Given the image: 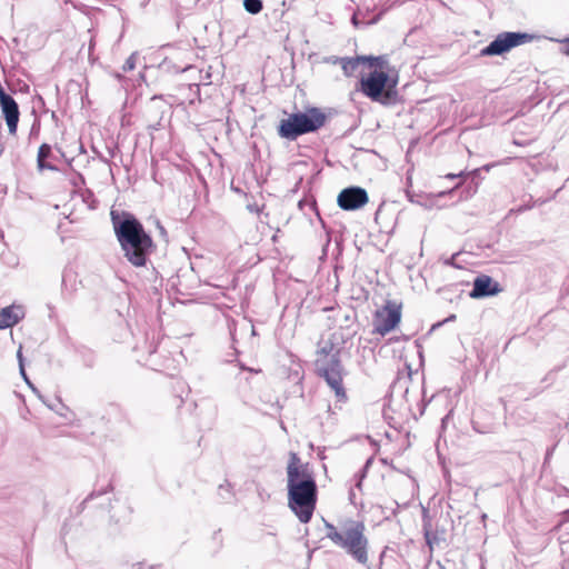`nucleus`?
Masks as SVG:
<instances>
[{
  "instance_id": "1",
  "label": "nucleus",
  "mask_w": 569,
  "mask_h": 569,
  "mask_svg": "<svg viewBox=\"0 0 569 569\" xmlns=\"http://www.w3.org/2000/svg\"><path fill=\"white\" fill-rule=\"evenodd\" d=\"M111 222L123 257L133 267H146L156 244L143 224L130 212L111 211Z\"/></svg>"
},
{
  "instance_id": "2",
  "label": "nucleus",
  "mask_w": 569,
  "mask_h": 569,
  "mask_svg": "<svg viewBox=\"0 0 569 569\" xmlns=\"http://www.w3.org/2000/svg\"><path fill=\"white\" fill-rule=\"evenodd\" d=\"M300 458L291 452L287 466L288 506L301 523H308L318 500V487L307 467H300Z\"/></svg>"
},
{
  "instance_id": "3",
  "label": "nucleus",
  "mask_w": 569,
  "mask_h": 569,
  "mask_svg": "<svg viewBox=\"0 0 569 569\" xmlns=\"http://www.w3.org/2000/svg\"><path fill=\"white\" fill-rule=\"evenodd\" d=\"M341 350L332 340L326 341L317 350L315 371L335 392L337 402H347L348 396L343 386L347 371L341 362Z\"/></svg>"
},
{
  "instance_id": "4",
  "label": "nucleus",
  "mask_w": 569,
  "mask_h": 569,
  "mask_svg": "<svg viewBox=\"0 0 569 569\" xmlns=\"http://www.w3.org/2000/svg\"><path fill=\"white\" fill-rule=\"evenodd\" d=\"M326 120V114L319 108L311 107L305 112H295L282 119L278 126V134L293 141L302 134L316 132Z\"/></svg>"
},
{
  "instance_id": "5",
  "label": "nucleus",
  "mask_w": 569,
  "mask_h": 569,
  "mask_svg": "<svg viewBox=\"0 0 569 569\" xmlns=\"http://www.w3.org/2000/svg\"><path fill=\"white\" fill-rule=\"evenodd\" d=\"M397 79H392L385 71H371L360 80V91L375 102L391 106L397 102Z\"/></svg>"
},
{
  "instance_id": "6",
  "label": "nucleus",
  "mask_w": 569,
  "mask_h": 569,
  "mask_svg": "<svg viewBox=\"0 0 569 569\" xmlns=\"http://www.w3.org/2000/svg\"><path fill=\"white\" fill-rule=\"evenodd\" d=\"M366 527L361 521H351L345 527V535L339 548L346 551L356 562L367 566L369 561V540L365 535Z\"/></svg>"
},
{
  "instance_id": "7",
  "label": "nucleus",
  "mask_w": 569,
  "mask_h": 569,
  "mask_svg": "<svg viewBox=\"0 0 569 569\" xmlns=\"http://www.w3.org/2000/svg\"><path fill=\"white\" fill-rule=\"evenodd\" d=\"M535 39V34L521 31L500 32L488 46L479 52L480 57L503 56L511 49L529 43Z\"/></svg>"
},
{
  "instance_id": "8",
  "label": "nucleus",
  "mask_w": 569,
  "mask_h": 569,
  "mask_svg": "<svg viewBox=\"0 0 569 569\" xmlns=\"http://www.w3.org/2000/svg\"><path fill=\"white\" fill-rule=\"evenodd\" d=\"M400 320L401 306L388 300L382 309L375 312L373 331L380 336H386L399 325Z\"/></svg>"
},
{
  "instance_id": "9",
  "label": "nucleus",
  "mask_w": 569,
  "mask_h": 569,
  "mask_svg": "<svg viewBox=\"0 0 569 569\" xmlns=\"http://www.w3.org/2000/svg\"><path fill=\"white\" fill-rule=\"evenodd\" d=\"M368 193L361 187H348L340 191L337 198L338 206L346 211H355L368 202Z\"/></svg>"
},
{
  "instance_id": "10",
  "label": "nucleus",
  "mask_w": 569,
  "mask_h": 569,
  "mask_svg": "<svg viewBox=\"0 0 569 569\" xmlns=\"http://www.w3.org/2000/svg\"><path fill=\"white\" fill-rule=\"evenodd\" d=\"M0 108L3 114V118L7 122L9 132L11 134H16L20 111L19 106L16 100L9 93L0 92Z\"/></svg>"
},
{
  "instance_id": "11",
  "label": "nucleus",
  "mask_w": 569,
  "mask_h": 569,
  "mask_svg": "<svg viewBox=\"0 0 569 569\" xmlns=\"http://www.w3.org/2000/svg\"><path fill=\"white\" fill-rule=\"evenodd\" d=\"M502 291L499 282L487 274H480L473 280V287L469 296L473 299L492 297Z\"/></svg>"
},
{
  "instance_id": "12",
  "label": "nucleus",
  "mask_w": 569,
  "mask_h": 569,
  "mask_svg": "<svg viewBox=\"0 0 569 569\" xmlns=\"http://www.w3.org/2000/svg\"><path fill=\"white\" fill-rule=\"evenodd\" d=\"M23 317L20 307L9 306L0 310V330L13 327Z\"/></svg>"
},
{
  "instance_id": "13",
  "label": "nucleus",
  "mask_w": 569,
  "mask_h": 569,
  "mask_svg": "<svg viewBox=\"0 0 569 569\" xmlns=\"http://www.w3.org/2000/svg\"><path fill=\"white\" fill-rule=\"evenodd\" d=\"M52 156V149H51V146L48 144V143H42L40 147H39V150H38V158H37V162H38V168L40 170H51V171H56L58 170L56 166L47 162L46 160L49 159L50 157Z\"/></svg>"
},
{
  "instance_id": "14",
  "label": "nucleus",
  "mask_w": 569,
  "mask_h": 569,
  "mask_svg": "<svg viewBox=\"0 0 569 569\" xmlns=\"http://www.w3.org/2000/svg\"><path fill=\"white\" fill-rule=\"evenodd\" d=\"M362 59L363 58H361V56L356 57V58H340L339 61H340L341 68L343 70V73L347 77L353 76L356 70L362 63Z\"/></svg>"
},
{
  "instance_id": "15",
  "label": "nucleus",
  "mask_w": 569,
  "mask_h": 569,
  "mask_svg": "<svg viewBox=\"0 0 569 569\" xmlns=\"http://www.w3.org/2000/svg\"><path fill=\"white\" fill-rule=\"evenodd\" d=\"M326 537L330 539L336 546H339L345 535V527L341 530H338L332 523L326 522Z\"/></svg>"
},
{
  "instance_id": "16",
  "label": "nucleus",
  "mask_w": 569,
  "mask_h": 569,
  "mask_svg": "<svg viewBox=\"0 0 569 569\" xmlns=\"http://www.w3.org/2000/svg\"><path fill=\"white\" fill-rule=\"evenodd\" d=\"M243 8L250 14H258L263 9L262 0H243Z\"/></svg>"
},
{
  "instance_id": "17",
  "label": "nucleus",
  "mask_w": 569,
  "mask_h": 569,
  "mask_svg": "<svg viewBox=\"0 0 569 569\" xmlns=\"http://www.w3.org/2000/svg\"><path fill=\"white\" fill-rule=\"evenodd\" d=\"M362 63H367L369 67H379L382 69L387 64V58L386 56H361Z\"/></svg>"
},
{
  "instance_id": "18",
  "label": "nucleus",
  "mask_w": 569,
  "mask_h": 569,
  "mask_svg": "<svg viewBox=\"0 0 569 569\" xmlns=\"http://www.w3.org/2000/svg\"><path fill=\"white\" fill-rule=\"evenodd\" d=\"M422 520H423L422 529H423V535H425L426 541H427L428 545H431V539H430V535H431V520L428 517V513H427L426 509L423 510V519Z\"/></svg>"
},
{
  "instance_id": "19",
  "label": "nucleus",
  "mask_w": 569,
  "mask_h": 569,
  "mask_svg": "<svg viewBox=\"0 0 569 569\" xmlns=\"http://www.w3.org/2000/svg\"><path fill=\"white\" fill-rule=\"evenodd\" d=\"M370 463H371V459H368V460H367V462H366V465L362 467V469H361L359 472H357V473L355 475V477H356V479H357L356 487H357L358 489H361L362 480H363V479L366 478V476H367V471H368V468H369Z\"/></svg>"
},
{
  "instance_id": "20",
  "label": "nucleus",
  "mask_w": 569,
  "mask_h": 569,
  "mask_svg": "<svg viewBox=\"0 0 569 569\" xmlns=\"http://www.w3.org/2000/svg\"><path fill=\"white\" fill-rule=\"evenodd\" d=\"M136 61H137V53L133 52L130 54V57L124 61L122 66V70L124 72L131 71L136 68Z\"/></svg>"
},
{
  "instance_id": "21",
  "label": "nucleus",
  "mask_w": 569,
  "mask_h": 569,
  "mask_svg": "<svg viewBox=\"0 0 569 569\" xmlns=\"http://www.w3.org/2000/svg\"><path fill=\"white\" fill-rule=\"evenodd\" d=\"M17 358L19 362V371L22 378H26V369H24V359L22 356V347L20 346L17 352Z\"/></svg>"
},
{
  "instance_id": "22",
  "label": "nucleus",
  "mask_w": 569,
  "mask_h": 569,
  "mask_svg": "<svg viewBox=\"0 0 569 569\" xmlns=\"http://www.w3.org/2000/svg\"><path fill=\"white\" fill-rule=\"evenodd\" d=\"M111 489H112L111 485H108V486H107V488H104V489H101V490H99V491H93V492H91V493L86 498V500H84L83 502H88L89 500L93 499V498H94V497H97V496L104 495V493H107V492H108L109 490H111Z\"/></svg>"
},
{
  "instance_id": "23",
  "label": "nucleus",
  "mask_w": 569,
  "mask_h": 569,
  "mask_svg": "<svg viewBox=\"0 0 569 569\" xmlns=\"http://www.w3.org/2000/svg\"><path fill=\"white\" fill-rule=\"evenodd\" d=\"M560 520L556 525L555 530H558L561 526L569 521V509L562 511L560 515Z\"/></svg>"
},
{
  "instance_id": "24",
  "label": "nucleus",
  "mask_w": 569,
  "mask_h": 569,
  "mask_svg": "<svg viewBox=\"0 0 569 569\" xmlns=\"http://www.w3.org/2000/svg\"><path fill=\"white\" fill-rule=\"evenodd\" d=\"M555 492L559 497H561V496L569 497V488H567L566 486H562V485H556Z\"/></svg>"
},
{
  "instance_id": "25",
  "label": "nucleus",
  "mask_w": 569,
  "mask_h": 569,
  "mask_svg": "<svg viewBox=\"0 0 569 569\" xmlns=\"http://www.w3.org/2000/svg\"><path fill=\"white\" fill-rule=\"evenodd\" d=\"M193 69V66L190 63H186L184 66H173V70L176 72H186Z\"/></svg>"
},
{
  "instance_id": "26",
  "label": "nucleus",
  "mask_w": 569,
  "mask_h": 569,
  "mask_svg": "<svg viewBox=\"0 0 569 569\" xmlns=\"http://www.w3.org/2000/svg\"><path fill=\"white\" fill-rule=\"evenodd\" d=\"M553 381H555V372H553V371L548 372V373L543 377V379H542V382H548V385H549V386H550V385H552V383H553Z\"/></svg>"
},
{
  "instance_id": "27",
  "label": "nucleus",
  "mask_w": 569,
  "mask_h": 569,
  "mask_svg": "<svg viewBox=\"0 0 569 569\" xmlns=\"http://www.w3.org/2000/svg\"><path fill=\"white\" fill-rule=\"evenodd\" d=\"M23 380L27 382V385L31 388V390L40 398L42 399L41 395L39 393V390L31 383L30 379L26 375V378Z\"/></svg>"
},
{
  "instance_id": "28",
  "label": "nucleus",
  "mask_w": 569,
  "mask_h": 569,
  "mask_svg": "<svg viewBox=\"0 0 569 569\" xmlns=\"http://www.w3.org/2000/svg\"><path fill=\"white\" fill-rule=\"evenodd\" d=\"M561 43L565 44V47L562 48V52L566 56H569V36L567 38H565L563 40H561Z\"/></svg>"
},
{
  "instance_id": "29",
  "label": "nucleus",
  "mask_w": 569,
  "mask_h": 569,
  "mask_svg": "<svg viewBox=\"0 0 569 569\" xmlns=\"http://www.w3.org/2000/svg\"><path fill=\"white\" fill-rule=\"evenodd\" d=\"M222 491H227L228 493L231 492V485L229 482H226L224 485L219 486V493L222 496Z\"/></svg>"
},
{
  "instance_id": "30",
  "label": "nucleus",
  "mask_w": 569,
  "mask_h": 569,
  "mask_svg": "<svg viewBox=\"0 0 569 569\" xmlns=\"http://www.w3.org/2000/svg\"><path fill=\"white\" fill-rule=\"evenodd\" d=\"M462 174H463V172H459V173H448V174L446 176V178H448V179H456V178H458V177H462Z\"/></svg>"
},
{
  "instance_id": "31",
  "label": "nucleus",
  "mask_w": 569,
  "mask_h": 569,
  "mask_svg": "<svg viewBox=\"0 0 569 569\" xmlns=\"http://www.w3.org/2000/svg\"><path fill=\"white\" fill-rule=\"evenodd\" d=\"M189 88H190V90L194 89V90H196L197 96H199V92H200L199 84L193 83V84H190V86H189Z\"/></svg>"
},
{
  "instance_id": "32",
  "label": "nucleus",
  "mask_w": 569,
  "mask_h": 569,
  "mask_svg": "<svg viewBox=\"0 0 569 569\" xmlns=\"http://www.w3.org/2000/svg\"><path fill=\"white\" fill-rule=\"evenodd\" d=\"M455 259L456 256L453 254L450 259L446 260V264L456 267Z\"/></svg>"
},
{
  "instance_id": "33",
  "label": "nucleus",
  "mask_w": 569,
  "mask_h": 569,
  "mask_svg": "<svg viewBox=\"0 0 569 569\" xmlns=\"http://www.w3.org/2000/svg\"><path fill=\"white\" fill-rule=\"evenodd\" d=\"M158 228H159L160 233H161L162 236H166V234H167L166 229H164V228H163L159 222H158Z\"/></svg>"
},
{
  "instance_id": "34",
  "label": "nucleus",
  "mask_w": 569,
  "mask_h": 569,
  "mask_svg": "<svg viewBox=\"0 0 569 569\" xmlns=\"http://www.w3.org/2000/svg\"><path fill=\"white\" fill-rule=\"evenodd\" d=\"M456 319V315H450L443 322L453 321Z\"/></svg>"
},
{
  "instance_id": "35",
  "label": "nucleus",
  "mask_w": 569,
  "mask_h": 569,
  "mask_svg": "<svg viewBox=\"0 0 569 569\" xmlns=\"http://www.w3.org/2000/svg\"><path fill=\"white\" fill-rule=\"evenodd\" d=\"M93 47H94V41H93V39L91 38V40H90V44H89V52H91V51H92Z\"/></svg>"
},
{
  "instance_id": "36",
  "label": "nucleus",
  "mask_w": 569,
  "mask_h": 569,
  "mask_svg": "<svg viewBox=\"0 0 569 569\" xmlns=\"http://www.w3.org/2000/svg\"><path fill=\"white\" fill-rule=\"evenodd\" d=\"M323 451H325V449H323V450H321V451L319 452V457H320V459H325Z\"/></svg>"
},
{
  "instance_id": "37",
  "label": "nucleus",
  "mask_w": 569,
  "mask_h": 569,
  "mask_svg": "<svg viewBox=\"0 0 569 569\" xmlns=\"http://www.w3.org/2000/svg\"><path fill=\"white\" fill-rule=\"evenodd\" d=\"M551 453H552V450L547 451L546 460H547L549 457H551Z\"/></svg>"
},
{
  "instance_id": "38",
  "label": "nucleus",
  "mask_w": 569,
  "mask_h": 569,
  "mask_svg": "<svg viewBox=\"0 0 569 569\" xmlns=\"http://www.w3.org/2000/svg\"><path fill=\"white\" fill-rule=\"evenodd\" d=\"M241 369H243V370H249V371L253 372V369L246 368V367H244V366H242V365H241Z\"/></svg>"
},
{
  "instance_id": "39",
  "label": "nucleus",
  "mask_w": 569,
  "mask_h": 569,
  "mask_svg": "<svg viewBox=\"0 0 569 569\" xmlns=\"http://www.w3.org/2000/svg\"><path fill=\"white\" fill-rule=\"evenodd\" d=\"M441 325H442V322H438L437 325L433 326V328L440 327Z\"/></svg>"
},
{
  "instance_id": "40",
  "label": "nucleus",
  "mask_w": 569,
  "mask_h": 569,
  "mask_svg": "<svg viewBox=\"0 0 569 569\" xmlns=\"http://www.w3.org/2000/svg\"><path fill=\"white\" fill-rule=\"evenodd\" d=\"M149 569H154L152 566Z\"/></svg>"
}]
</instances>
